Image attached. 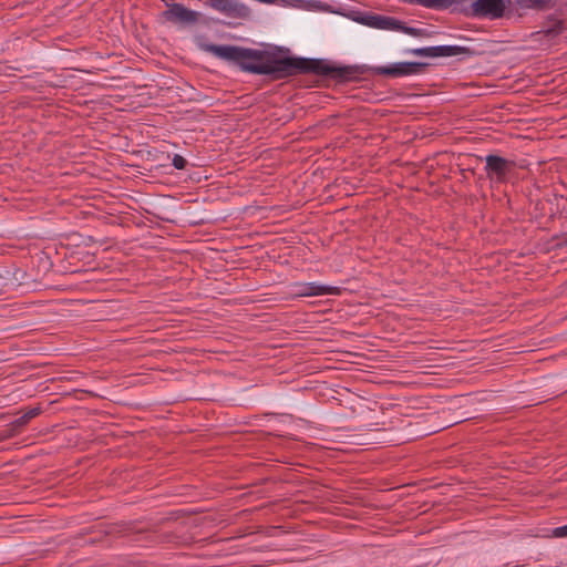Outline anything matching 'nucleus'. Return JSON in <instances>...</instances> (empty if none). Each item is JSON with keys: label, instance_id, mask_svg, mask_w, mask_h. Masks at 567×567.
I'll list each match as a JSON object with an SVG mask.
<instances>
[{"label": "nucleus", "instance_id": "nucleus-1", "mask_svg": "<svg viewBox=\"0 0 567 567\" xmlns=\"http://www.w3.org/2000/svg\"><path fill=\"white\" fill-rule=\"evenodd\" d=\"M205 51L238 66L243 72L264 75L271 81L287 80L299 74H315L339 83L355 81L371 72L374 75L398 79L424 73L429 63L395 62L384 66L336 65L326 59L293 55L289 48L270 45L259 50L230 44H205Z\"/></svg>", "mask_w": 567, "mask_h": 567}, {"label": "nucleus", "instance_id": "nucleus-2", "mask_svg": "<svg viewBox=\"0 0 567 567\" xmlns=\"http://www.w3.org/2000/svg\"><path fill=\"white\" fill-rule=\"evenodd\" d=\"M172 522L173 518L167 517L161 522V526L157 528L144 526V543L174 545L188 543L189 537L184 533L185 526L183 524H177L175 527H171Z\"/></svg>", "mask_w": 567, "mask_h": 567}, {"label": "nucleus", "instance_id": "nucleus-3", "mask_svg": "<svg viewBox=\"0 0 567 567\" xmlns=\"http://www.w3.org/2000/svg\"><path fill=\"white\" fill-rule=\"evenodd\" d=\"M171 168V154L168 152V143L164 140L153 142V144L144 143V172L164 173ZM146 173H144V177Z\"/></svg>", "mask_w": 567, "mask_h": 567}, {"label": "nucleus", "instance_id": "nucleus-4", "mask_svg": "<svg viewBox=\"0 0 567 567\" xmlns=\"http://www.w3.org/2000/svg\"><path fill=\"white\" fill-rule=\"evenodd\" d=\"M516 163L496 154H488L485 157V173L489 181L497 184L508 182L509 174L515 169Z\"/></svg>", "mask_w": 567, "mask_h": 567}, {"label": "nucleus", "instance_id": "nucleus-5", "mask_svg": "<svg viewBox=\"0 0 567 567\" xmlns=\"http://www.w3.org/2000/svg\"><path fill=\"white\" fill-rule=\"evenodd\" d=\"M505 9L504 0H476L470 8H462L458 12L466 17L499 19L504 16Z\"/></svg>", "mask_w": 567, "mask_h": 567}, {"label": "nucleus", "instance_id": "nucleus-6", "mask_svg": "<svg viewBox=\"0 0 567 567\" xmlns=\"http://www.w3.org/2000/svg\"><path fill=\"white\" fill-rule=\"evenodd\" d=\"M169 213L165 199L155 197L144 198V227H153V224L157 225L158 220L173 221V219L168 217Z\"/></svg>", "mask_w": 567, "mask_h": 567}, {"label": "nucleus", "instance_id": "nucleus-7", "mask_svg": "<svg viewBox=\"0 0 567 567\" xmlns=\"http://www.w3.org/2000/svg\"><path fill=\"white\" fill-rule=\"evenodd\" d=\"M409 53L416 56H426V58H443V56H454L460 54H465L468 56L474 55V50L467 47L460 45H437V47H426V48H417L411 49L408 51Z\"/></svg>", "mask_w": 567, "mask_h": 567}, {"label": "nucleus", "instance_id": "nucleus-8", "mask_svg": "<svg viewBox=\"0 0 567 567\" xmlns=\"http://www.w3.org/2000/svg\"><path fill=\"white\" fill-rule=\"evenodd\" d=\"M290 287L292 299L324 295L338 296L341 293V289L339 287L320 285L317 282H293Z\"/></svg>", "mask_w": 567, "mask_h": 567}, {"label": "nucleus", "instance_id": "nucleus-9", "mask_svg": "<svg viewBox=\"0 0 567 567\" xmlns=\"http://www.w3.org/2000/svg\"><path fill=\"white\" fill-rule=\"evenodd\" d=\"M205 6L236 19L246 20L251 14L250 9L237 0H206Z\"/></svg>", "mask_w": 567, "mask_h": 567}, {"label": "nucleus", "instance_id": "nucleus-10", "mask_svg": "<svg viewBox=\"0 0 567 567\" xmlns=\"http://www.w3.org/2000/svg\"><path fill=\"white\" fill-rule=\"evenodd\" d=\"M163 16L166 21L175 24H194L198 22L200 13L188 9L182 3L174 2L167 6Z\"/></svg>", "mask_w": 567, "mask_h": 567}, {"label": "nucleus", "instance_id": "nucleus-11", "mask_svg": "<svg viewBox=\"0 0 567 567\" xmlns=\"http://www.w3.org/2000/svg\"><path fill=\"white\" fill-rule=\"evenodd\" d=\"M358 21L367 27L380 30H393L398 28V19L381 14L369 13L362 16Z\"/></svg>", "mask_w": 567, "mask_h": 567}, {"label": "nucleus", "instance_id": "nucleus-12", "mask_svg": "<svg viewBox=\"0 0 567 567\" xmlns=\"http://www.w3.org/2000/svg\"><path fill=\"white\" fill-rule=\"evenodd\" d=\"M547 22H553L551 25L543 28L538 33H543L546 38L554 39L560 35L566 29V20L556 19L554 14L546 18Z\"/></svg>", "mask_w": 567, "mask_h": 567}, {"label": "nucleus", "instance_id": "nucleus-13", "mask_svg": "<svg viewBox=\"0 0 567 567\" xmlns=\"http://www.w3.org/2000/svg\"><path fill=\"white\" fill-rule=\"evenodd\" d=\"M522 9H532L536 11H545L553 9L557 4V0H516Z\"/></svg>", "mask_w": 567, "mask_h": 567}, {"label": "nucleus", "instance_id": "nucleus-14", "mask_svg": "<svg viewBox=\"0 0 567 567\" xmlns=\"http://www.w3.org/2000/svg\"><path fill=\"white\" fill-rule=\"evenodd\" d=\"M162 91L163 89L158 87L157 85L144 84V109L147 106L157 105V99L159 92Z\"/></svg>", "mask_w": 567, "mask_h": 567}, {"label": "nucleus", "instance_id": "nucleus-15", "mask_svg": "<svg viewBox=\"0 0 567 567\" xmlns=\"http://www.w3.org/2000/svg\"><path fill=\"white\" fill-rule=\"evenodd\" d=\"M398 28H395V31H401L405 34L412 35V37H426L427 32L424 29H417L413 27L405 25L404 22L398 20Z\"/></svg>", "mask_w": 567, "mask_h": 567}, {"label": "nucleus", "instance_id": "nucleus-16", "mask_svg": "<svg viewBox=\"0 0 567 567\" xmlns=\"http://www.w3.org/2000/svg\"><path fill=\"white\" fill-rule=\"evenodd\" d=\"M150 113L144 112V126L161 127L165 124V116L153 114V118L148 120Z\"/></svg>", "mask_w": 567, "mask_h": 567}, {"label": "nucleus", "instance_id": "nucleus-17", "mask_svg": "<svg viewBox=\"0 0 567 567\" xmlns=\"http://www.w3.org/2000/svg\"><path fill=\"white\" fill-rule=\"evenodd\" d=\"M187 164V159L179 154H175L171 157V166L173 165L176 169H185Z\"/></svg>", "mask_w": 567, "mask_h": 567}, {"label": "nucleus", "instance_id": "nucleus-18", "mask_svg": "<svg viewBox=\"0 0 567 567\" xmlns=\"http://www.w3.org/2000/svg\"><path fill=\"white\" fill-rule=\"evenodd\" d=\"M554 535L556 537H566L567 536V525L555 528Z\"/></svg>", "mask_w": 567, "mask_h": 567}, {"label": "nucleus", "instance_id": "nucleus-19", "mask_svg": "<svg viewBox=\"0 0 567 567\" xmlns=\"http://www.w3.org/2000/svg\"><path fill=\"white\" fill-rule=\"evenodd\" d=\"M143 383H144V384H145V383H148V377H147V374H146V373H144V380H143Z\"/></svg>", "mask_w": 567, "mask_h": 567}, {"label": "nucleus", "instance_id": "nucleus-20", "mask_svg": "<svg viewBox=\"0 0 567 567\" xmlns=\"http://www.w3.org/2000/svg\"><path fill=\"white\" fill-rule=\"evenodd\" d=\"M558 246H559V247L567 246V238H566L563 243H560Z\"/></svg>", "mask_w": 567, "mask_h": 567}, {"label": "nucleus", "instance_id": "nucleus-21", "mask_svg": "<svg viewBox=\"0 0 567 567\" xmlns=\"http://www.w3.org/2000/svg\"><path fill=\"white\" fill-rule=\"evenodd\" d=\"M150 342V339L144 338V346ZM146 351V348L144 347V352Z\"/></svg>", "mask_w": 567, "mask_h": 567}, {"label": "nucleus", "instance_id": "nucleus-22", "mask_svg": "<svg viewBox=\"0 0 567 567\" xmlns=\"http://www.w3.org/2000/svg\"><path fill=\"white\" fill-rule=\"evenodd\" d=\"M37 414V411H31V415L30 416H33Z\"/></svg>", "mask_w": 567, "mask_h": 567}]
</instances>
